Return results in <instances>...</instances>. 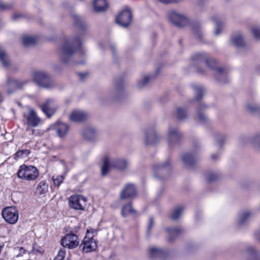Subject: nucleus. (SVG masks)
<instances>
[{
  "instance_id": "1",
  "label": "nucleus",
  "mask_w": 260,
  "mask_h": 260,
  "mask_svg": "<svg viewBox=\"0 0 260 260\" xmlns=\"http://www.w3.org/2000/svg\"><path fill=\"white\" fill-rule=\"evenodd\" d=\"M75 25L80 30L73 37L66 39L59 49V59L62 63H68L72 55L76 52L85 53L86 50L82 43V38L85 34L88 27L87 23L77 15H73Z\"/></svg>"
},
{
  "instance_id": "2",
  "label": "nucleus",
  "mask_w": 260,
  "mask_h": 260,
  "mask_svg": "<svg viewBox=\"0 0 260 260\" xmlns=\"http://www.w3.org/2000/svg\"><path fill=\"white\" fill-rule=\"evenodd\" d=\"M129 165V161L125 158H115L110 162L109 158L105 157L102 167V175H106L111 168L124 171L128 168Z\"/></svg>"
},
{
  "instance_id": "3",
  "label": "nucleus",
  "mask_w": 260,
  "mask_h": 260,
  "mask_svg": "<svg viewBox=\"0 0 260 260\" xmlns=\"http://www.w3.org/2000/svg\"><path fill=\"white\" fill-rule=\"evenodd\" d=\"M33 81L40 88L51 89L54 87L55 82L52 77L43 71H36L32 73Z\"/></svg>"
},
{
  "instance_id": "4",
  "label": "nucleus",
  "mask_w": 260,
  "mask_h": 260,
  "mask_svg": "<svg viewBox=\"0 0 260 260\" xmlns=\"http://www.w3.org/2000/svg\"><path fill=\"white\" fill-rule=\"evenodd\" d=\"M19 178L26 181H34L39 175L38 169L35 166L21 165L17 172Z\"/></svg>"
},
{
  "instance_id": "5",
  "label": "nucleus",
  "mask_w": 260,
  "mask_h": 260,
  "mask_svg": "<svg viewBox=\"0 0 260 260\" xmlns=\"http://www.w3.org/2000/svg\"><path fill=\"white\" fill-rule=\"evenodd\" d=\"M182 134L179 129L175 126H170L168 128L167 139L169 148H172L177 145L181 138Z\"/></svg>"
},
{
  "instance_id": "6",
  "label": "nucleus",
  "mask_w": 260,
  "mask_h": 260,
  "mask_svg": "<svg viewBox=\"0 0 260 260\" xmlns=\"http://www.w3.org/2000/svg\"><path fill=\"white\" fill-rule=\"evenodd\" d=\"M190 59L193 61L205 63L207 65H214L218 63L217 59L204 52L194 53L190 56Z\"/></svg>"
},
{
  "instance_id": "7",
  "label": "nucleus",
  "mask_w": 260,
  "mask_h": 260,
  "mask_svg": "<svg viewBox=\"0 0 260 260\" xmlns=\"http://www.w3.org/2000/svg\"><path fill=\"white\" fill-rule=\"evenodd\" d=\"M191 70L200 75L206 74L210 71L215 72L220 75H224L226 73L224 66H191Z\"/></svg>"
},
{
  "instance_id": "8",
  "label": "nucleus",
  "mask_w": 260,
  "mask_h": 260,
  "mask_svg": "<svg viewBox=\"0 0 260 260\" xmlns=\"http://www.w3.org/2000/svg\"><path fill=\"white\" fill-rule=\"evenodd\" d=\"M167 17L169 21L178 27H183L188 22L187 18L184 15L175 11L168 12Z\"/></svg>"
},
{
  "instance_id": "9",
  "label": "nucleus",
  "mask_w": 260,
  "mask_h": 260,
  "mask_svg": "<svg viewBox=\"0 0 260 260\" xmlns=\"http://www.w3.org/2000/svg\"><path fill=\"white\" fill-rule=\"evenodd\" d=\"M3 218L10 224H15L18 219V211L15 207H8L2 212Z\"/></svg>"
},
{
  "instance_id": "10",
  "label": "nucleus",
  "mask_w": 260,
  "mask_h": 260,
  "mask_svg": "<svg viewBox=\"0 0 260 260\" xmlns=\"http://www.w3.org/2000/svg\"><path fill=\"white\" fill-rule=\"evenodd\" d=\"M60 243L63 248L74 249L79 244V238L76 234L70 233L67 234L61 239Z\"/></svg>"
},
{
  "instance_id": "11",
  "label": "nucleus",
  "mask_w": 260,
  "mask_h": 260,
  "mask_svg": "<svg viewBox=\"0 0 260 260\" xmlns=\"http://www.w3.org/2000/svg\"><path fill=\"white\" fill-rule=\"evenodd\" d=\"M23 117L29 127H36L41 121L35 111L30 108H28L27 111L23 113Z\"/></svg>"
},
{
  "instance_id": "12",
  "label": "nucleus",
  "mask_w": 260,
  "mask_h": 260,
  "mask_svg": "<svg viewBox=\"0 0 260 260\" xmlns=\"http://www.w3.org/2000/svg\"><path fill=\"white\" fill-rule=\"evenodd\" d=\"M132 15L129 9L127 8L122 10L116 17V23L122 27H127L132 21Z\"/></svg>"
},
{
  "instance_id": "13",
  "label": "nucleus",
  "mask_w": 260,
  "mask_h": 260,
  "mask_svg": "<svg viewBox=\"0 0 260 260\" xmlns=\"http://www.w3.org/2000/svg\"><path fill=\"white\" fill-rule=\"evenodd\" d=\"M86 199L81 195L72 196L69 198L70 206L75 210H84Z\"/></svg>"
},
{
  "instance_id": "14",
  "label": "nucleus",
  "mask_w": 260,
  "mask_h": 260,
  "mask_svg": "<svg viewBox=\"0 0 260 260\" xmlns=\"http://www.w3.org/2000/svg\"><path fill=\"white\" fill-rule=\"evenodd\" d=\"M171 169L170 161L169 160L164 163H159L153 167L154 177L156 178L163 179L165 177L160 176L165 173H168Z\"/></svg>"
},
{
  "instance_id": "15",
  "label": "nucleus",
  "mask_w": 260,
  "mask_h": 260,
  "mask_svg": "<svg viewBox=\"0 0 260 260\" xmlns=\"http://www.w3.org/2000/svg\"><path fill=\"white\" fill-rule=\"evenodd\" d=\"M58 106L55 100L48 99L41 106V109L43 113L48 117H51L56 112Z\"/></svg>"
},
{
  "instance_id": "16",
  "label": "nucleus",
  "mask_w": 260,
  "mask_h": 260,
  "mask_svg": "<svg viewBox=\"0 0 260 260\" xmlns=\"http://www.w3.org/2000/svg\"><path fill=\"white\" fill-rule=\"evenodd\" d=\"M160 140V136L154 128H150L144 132V142L146 145L157 143Z\"/></svg>"
},
{
  "instance_id": "17",
  "label": "nucleus",
  "mask_w": 260,
  "mask_h": 260,
  "mask_svg": "<svg viewBox=\"0 0 260 260\" xmlns=\"http://www.w3.org/2000/svg\"><path fill=\"white\" fill-rule=\"evenodd\" d=\"M123 81L122 80H115L113 87L109 91L110 96L115 100L120 99L123 93Z\"/></svg>"
},
{
  "instance_id": "18",
  "label": "nucleus",
  "mask_w": 260,
  "mask_h": 260,
  "mask_svg": "<svg viewBox=\"0 0 260 260\" xmlns=\"http://www.w3.org/2000/svg\"><path fill=\"white\" fill-rule=\"evenodd\" d=\"M81 246H82L83 251L87 253L94 251L97 247V244L92 237H90L86 236L83 239Z\"/></svg>"
},
{
  "instance_id": "19",
  "label": "nucleus",
  "mask_w": 260,
  "mask_h": 260,
  "mask_svg": "<svg viewBox=\"0 0 260 260\" xmlns=\"http://www.w3.org/2000/svg\"><path fill=\"white\" fill-rule=\"evenodd\" d=\"M26 81H21L14 79L8 78L6 82V88L9 93H11L16 89L21 88Z\"/></svg>"
},
{
  "instance_id": "20",
  "label": "nucleus",
  "mask_w": 260,
  "mask_h": 260,
  "mask_svg": "<svg viewBox=\"0 0 260 260\" xmlns=\"http://www.w3.org/2000/svg\"><path fill=\"white\" fill-rule=\"evenodd\" d=\"M197 153H186L182 156V160L187 168L194 166L197 161Z\"/></svg>"
},
{
  "instance_id": "21",
  "label": "nucleus",
  "mask_w": 260,
  "mask_h": 260,
  "mask_svg": "<svg viewBox=\"0 0 260 260\" xmlns=\"http://www.w3.org/2000/svg\"><path fill=\"white\" fill-rule=\"evenodd\" d=\"M136 195V187L132 184H126L124 188L120 193V198L125 199L127 198H133Z\"/></svg>"
},
{
  "instance_id": "22",
  "label": "nucleus",
  "mask_w": 260,
  "mask_h": 260,
  "mask_svg": "<svg viewBox=\"0 0 260 260\" xmlns=\"http://www.w3.org/2000/svg\"><path fill=\"white\" fill-rule=\"evenodd\" d=\"M230 41L234 46L238 48L242 47L245 45L244 39L241 32H236L233 34L231 36Z\"/></svg>"
},
{
  "instance_id": "23",
  "label": "nucleus",
  "mask_w": 260,
  "mask_h": 260,
  "mask_svg": "<svg viewBox=\"0 0 260 260\" xmlns=\"http://www.w3.org/2000/svg\"><path fill=\"white\" fill-rule=\"evenodd\" d=\"M168 252L162 249L155 247H151L148 251V255L151 258H162L167 255Z\"/></svg>"
},
{
  "instance_id": "24",
  "label": "nucleus",
  "mask_w": 260,
  "mask_h": 260,
  "mask_svg": "<svg viewBox=\"0 0 260 260\" xmlns=\"http://www.w3.org/2000/svg\"><path fill=\"white\" fill-rule=\"evenodd\" d=\"M213 20L214 22V35L216 36H219L223 31L225 23L223 20L218 17H213Z\"/></svg>"
},
{
  "instance_id": "25",
  "label": "nucleus",
  "mask_w": 260,
  "mask_h": 260,
  "mask_svg": "<svg viewBox=\"0 0 260 260\" xmlns=\"http://www.w3.org/2000/svg\"><path fill=\"white\" fill-rule=\"evenodd\" d=\"M87 117V114L84 111L80 110L73 111L70 116V119L74 122H81L85 120Z\"/></svg>"
},
{
  "instance_id": "26",
  "label": "nucleus",
  "mask_w": 260,
  "mask_h": 260,
  "mask_svg": "<svg viewBox=\"0 0 260 260\" xmlns=\"http://www.w3.org/2000/svg\"><path fill=\"white\" fill-rule=\"evenodd\" d=\"M53 128L55 130L58 136L62 138L68 133L69 127L67 124L58 122L53 126Z\"/></svg>"
},
{
  "instance_id": "27",
  "label": "nucleus",
  "mask_w": 260,
  "mask_h": 260,
  "mask_svg": "<svg viewBox=\"0 0 260 260\" xmlns=\"http://www.w3.org/2000/svg\"><path fill=\"white\" fill-rule=\"evenodd\" d=\"M206 108L207 106L206 105L201 104L197 108V114L198 120L201 124H206L209 121L208 117L203 112Z\"/></svg>"
},
{
  "instance_id": "28",
  "label": "nucleus",
  "mask_w": 260,
  "mask_h": 260,
  "mask_svg": "<svg viewBox=\"0 0 260 260\" xmlns=\"http://www.w3.org/2000/svg\"><path fill=\"white\" fill-rule=\"evenodd\" d=\"M252 214L249 210H245L242 212L238 216V225L243 226L246 224L249 221Z\"/></svg>"
},
{
  "instance_id": "29",
  "label": "nucleus",
  "mask_w": 260,
  "mask_h": 260,
  "mask_svg": "<svg viewBox=\"0 0 260 260\" xmlns=\"http://www.w3.org/2000/svg\"><path fill=\"white\" fill-rule=\"evenodd\" d=\"M246 253L248 256L247 260H260L259 252L252 246H249L246 248Z\"/></svg>"
},
{
  "instance_id": "30",
  "label": "nucleus",
  "mask_w": 260,
  "mask_h": 260,
  "mask_svg": "<svg viewBox=\"0 0 260 260\" xmlns=\"http://www.w3.org/2000/svg\"><path fill=\"white\" fill-rule=\"evenodd\" d=\"M154 78V75H146L139 79L137 82V87L143 88L149 85Z\"/></svg>"
},
{
  "instance_id": "31",
  "label": "nucleus",
  "mask_w": 260,
  "mask_h": 260,
  "mask_svg": "<svg viewBox=\"0 0 260 260\" xmlns=\"http://www.w3.org/2000/svg\"><path fill=\"white\" fill-rule=\"evenodd\" d=\"M166 231L168 234V240L171 242H173L182 232L181 229L176 228H168L166 229Z\"/></svg>"
},
{
  "instance_id": "32",
  "label": "nucleus",
  "mask_w": 260,
  "mask_h": 260,
  "mask_svg": "<svg viewBox=\"0 0 260 260\" xmlns=\"http://www.w3.org/2000/svg\"><path fill=\"white\" fill-rule=\"evenodd\" d=\"M191 87L196 93L195 100L196 101L200 100L202 98L205 92L204 86L201 84L194 83L191 85Z\"/></svg>"
},
{
  "instance_id": "33",
  "label": "nucleus",
  "mask_w": 260,
  "mask_h": 260,
  "mask_svg": "<svg viewBox=\"0 0 260 260\" xmlns=\"http://www.w3.org/2000/svg\"><path fill=\"white\" fill-rule=\"evenodd\" d=\"M93 6L95 11L100 12L106 10L108 5L106 0H94Z\"/></svg>"
},
{
  "instance_id": "34",
  "label": "nucleus",
  "mask_w": 260,
  "mask_h": 260,
  "mask_svg": "<svg viewBox=\"0 0 260 260\" xmlns=\"http://www.w3.org/2000/svg\"><path fill=\"white\" fill-rule=\"evenodd\" d=\"M82 135L85 139L92 141L96 137V131L92 127H87L82 132Z\"/></svg>"
},
{
  "instance_id": "35",
  "label": "nucleus",
  "mask_w": 260,
  "mask_h": 260,
  "mask_svg": "<svg viewBox=\"0 0 260 260\" xmlns=\"http://www.w3.org/2000/svg\"><path fill=\"white\" fill-rule=\"evenodd\" d=\"M121 212L123 216L124 217H126L130 214H137L136 211L135 209H134L132 207V204L131 202H129L125 204L123 207Z\"/></svg>"
},
{
  "instance_id": "36",
  "label": "nucleus",
  "mask_w": 260,
  "mask_h": 260,
  "mask_svg": "<svg viewBox=\"0 0 260 260\" xmlns=\"http://www.w3.org/2000/svg\"><path fill=\"white\" fill-rule=\"evenodd\" d=\"M48 185L45 181H41L36 188V192L40 195L44 194L48 191Z\"/></svg>"
},
{
  "instance_id": "37",
  "label": "nucleus",
  "mask_w": 260,
  "mask_h": 260,
  "mask_svg": "<svg viewBox=\"0 0 260 260\" xmlns=\"http://www.w3.org/2000/svg\"><path fill=\"white\" fill-rule=\"evenodd\" d=\"M185 207L183 206H179L177 207L172 212L171 214V218L173 220L178 219L183 213Z\"/></svg>"
},
{
  "instance_id": "38",
  "label": "nucleus",
  "mask_w": 260,
  "mask_h": 260,
  "mask_svg": "<svg viewBox=\"0 0 260 260\" xmlns=\"http://www.w3.org/2000/svg\"><path fill=\"white\" fill-rule=\"evenodd\" d=\"M250 32L253 38L257 40H260V25H253L250 27Z\"/></svg>"
},
{
  "instance_id": "39",
  "label": "nucleus",
  "mask_w": 260,
  "mask_h": 260,
  "mask_svg": "<svg viewBox=\"0 0 260 260\" xmlns=\"http://www.w3.org/2000/svg\"><path fill=\"white\" fill-rule=\"evenodd\" d=\"M37 42V39L35 37L24 36L22 38V43L25 46L34 45Z\"/></svg>"
},
{
  "instance_id": "40",
  "label": "nucleus",
  "mask_w": 260,
  "mask_h": 260,
  "mask_svg": "<svg viewBox=\"0 0 260 260\" xmlns=\"http://www.w3.org/2000/svg\"><path fill=\"white\" fill-rule=\"evenodd\" d=\"M0 61L3 65H9L10 63L9 56L5 51L1 48H0Z\"/></svg>"
},
{
  "instance_id": "41",
  "label": "nucleus",
  "mask_w": 260,
  "mask_h": 260,
  "mask_svg": "<svg viewBox=\"0 0 260 260\" xmlns=\"http://www.w3.org/2000/svg\"><path fill=\"white\" fill-rule=\"evenodd\" d=\"M176 116L178 119L182 120L187 116V111L185 109L179 107L177 109Z\"/></svg>"
},
{
  "instance_id": "42",
  "label": "nucleus",
  "mask_w": 260,
  "mask_h": 260,
  "mask_svg": "<svg viewBox=\"0 0 260 260\" xmlns=\"http://www.w3.org/2000/svg\"><path fill=\"white\" fill-rule=\"evenodd\" d=\"M226 138V137L224 135L219 134L216 135L215 140L217 146L219 148L221 147L224 144Z\"/></svg>"
},
{
  "instance_id": "43",
  "label": "nucleus",
  "mask_w": 260,
  "mask_h": 260,
  "mask_svg": "<svg viewBox=\"0 0 260 260\" xmlns=\"http://www.w3.org/2000/svg\"><path fill=\"white\" fill-rule=\"evenodd\" d=\"M30 153L29 150L23 149L18 151L15 154V158L26 157Z\"/></svg>"
},
{
  "instance_id": "44",
  "label": "nucleus",
  "mask_w": 260,
  "mask_h": 260,
  "mask_svg": "<svg viewBox=\"0 0 260 260\" xmlns=\"http://www.w3.org/2000/svg\"><path fill=\"white\" fill-rule=\"evenodd\" d=\"M250 142L255 147L260 149V133L253 136Z\"/></svg>"
},
{
  "instance_id": "45",
  "label": "nucleus",
  "mask_w": 260,
  "mask_h": 260,
  "mask_svg": "<svg viewBox=\"0 0 260 260\" xmlns=\"http://www.w3.org/2000/svg\"><path fill=\"white\" fill-rule=\"evenodd\" d=\"M246 107L247 111L251 113L256 112L259 109V107L255 103H248Z\"/></svg>"
},
{
  "instance_id": "46",
  "label": "nucleus",
  "mask_w": 260,
  "mask_h": 260,
  "mask_svg": "<svg viewBox=\"0 0 260 260\" xmlns=\"http://www.w3.org/2000/svg\"><path fill=\"white\" fill-rule=\"evenodd\" d=\"M193 32L194 35L196 36L197 38H198L200 40H202L203 33L201 30V28L200 25H197L193 26Z\"/></svg>"
},
{
  "instance_id": "47",
  "label": "nucleus",
  "mask_w": 260,
  "mask_h": 260,
  "mask_svg": "<svg viewBox=\"0 0 260 260\" xmlns=\"http://www.w3.org/2000/svg\"><path fill=\"white\" fill-rule=\"evenodd\" d=\"M64 179V177L63 175H54L52 178L54 185L56 186H59L62 183Z\"/></svg>"
},
{
  "instance_id": "48",
  "label": "nucleus",
  "mask_w": 260,
  "mask_h": 260,
  "mask_svg": "<svg viewBox=\"0 0 260 260\" xmlns=\"http://www.w3.org/2000/svg\"><path fill=\"white\" fill-rule=\"evenodd\" d=\"M66 255L64 248H61L54 260H63Z\"/></svg>"
},
{
  "instance_id": "49",
  "label": "nucleus",
  "mask_w": 260,
  "mask_h": 260,
  "mask_svg": "<svg viewBox=\"0 0 260 260\" xmlns=\"http://www.w3.org/2000/svg\"><path fill=\"white\" fill-rule=\"evenodd\" d=\"M219 176L216 173H211L207 175L206 179L209 182H212L216 180Z\"/></svg>"
},
{
  "instance_id": "50",
  "label": "nucleus",
  "mask_w": 260,
  "mask_h": 260,
  "mask_svg": "<svg viewBox=\"0 0 260 260\" xmlns=\"http://www.w3.org/2000/svg\"><path fill=\"white\" fill-rule=\"evenodd\" d=\"M154 225V220L152 217H149V223L147 228V233L149 234L150 230Z\"/></svg>"
},
{
  "instance_id": "51",
  "label": "nucleus",
  "mask_w": 260,
  "mask_h": 260,
  "mask_svg": "<svg viewBox=\"0 0 260 260\" xmlns=\"http://www.w3.org/2000/svg\"><path fill=\"white\" fill-rule=\"evenodd\" d=\"M77 75L79 77L80 80L83 81L88 76L89 73L87 72H79L77 73Z\"/></svg>"
},
{
  "instance_id": "52",
  "label": "nucleus",
  "mask_w": 260,
  "mask_h": 260,
  "mask_svg": "<svg viewBox=\"0 0 260 260\" xmlns=\"http://www.w3.org/2000/svg\"><path fill=\"white\" fill-rule=\"evenodd\" d=\"M254 235L255 238L260 241V229L255 232Z\"/></svg>"
},
{
  "instance_id": "53",
  "label": "nucleus",
  "mask_w": 260,
  "mask_h": 260,
  "mask_svg": "<svg viewBox=\"0 0 260 260\" xmlns=\"http://www.w3.org/2000/svg\"><path fill=\"white\" fill-rule=\"evenodd\" d=\"M219 155L218 154H213L211 155V158L213 161H215L216 160L218 159L219 158Z\"/></svg>"
},
{
  "instance_id": "54",
  "label": "nucleus",
  "mask_w": 260,
  "mask_h": 260,
  "mask_svg": "<svg viewBox=\"0 0 260 260\" xmlns=\"http://www.w3.org/2000/svg\"><path fill=\"white\" fill-rule=\"evenodd\" d=\"M110 48L113 53V55H115V46L114 44H111L110 45Z\"/></svg>"
},
{
  "instance_id": "55",
  "label": "nucleus",
  "mask_w": 260,
  "mask_h": 260,
  "mask_svg": "<svg viewBox=\"0 0 260 260\" xmlns=\"http://www.w3.org/2000/svg\"><path fill=\"white\" fill-rule=\"evenodd\" d=\"M0 8L2 9H7L8 8V6L2 3H0Z\"/></svg>"
},
{
  "instance_id": "56",
  "label": "nucleus",
  "mask_w": 260,
  "mask_h": 260,
  "mask_svg": "<svg viewBox=\"0 0 260 260\" xmlns=\"http://www.w3.org/2000/svg\"><path fill=\"white\" fill-rule=\"evenodd\" d=\"M20 16H21V15L19 14H15L13 15V18L14 19H17L18 18L20 17Z\"/></svg>"
},
{
  "instance_id": "57",
  "label": "nucleus",
  "mask_w": 260,
  "mask_h": 260,
  "mask_svg": "<svg viewBox=\"0 0 260 260\" xmlns=\"http://www.w3.org/2000/svg\"><path fill=\"white\" fill-rule=\"evenodd\" d=\"M2 101H3L2 95V94L0 93V103L2 102Z\"/></svg>"
}]
</instances>
